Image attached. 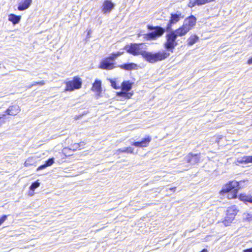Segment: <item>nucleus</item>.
<instances>
[{"instance_id":"1","label":"nucleus","mask_w":252,"mask_h":252,"mask_svg":"<svg viewBox=\"0 0 252 252\" xmlns=\"http://www.w3.org/2000/svg\"><path fill=\"white\" fill-rule=\"evenodd\" d=\"M142 45V43H131L126 45L124 49L133 56L141 55L146 61L152 63L162 61L170 55L169 53L164 50L155 53L144 51L141 48Z\"/></svg>"},{"instance_id":"2","label":"nucleus","mask_w":252,"mask_h":252,"mask_svg":"<svg viewBox=\"0 0 252 252\" xmlns=\"http://www.w3.org/2000/svg\"><path fill=\"white\" fill-rule=\"evenodd\" d=\"M240 187V183L236 180L230 181L223 185L220 190L219 193L223 195L227 193L226 198L228 199H234L238 197L239 200L245 204L252 203V195H247L246 193H240L238 196Z\"/></svg>"},{"instance_id":"3","label":"nucleus","mask_w":252,"mask_h":252,"mask_svg":"<svg viewBox=\"0 0 252 252\" xmlns=\"http://www.w3.org/2000/svg\"><path fill=\"white\" fill-rule=\"evenodd\" d=\"M148 29L151 32L143 35L144 38L146 40H155L160 37L165 32L163 28L158 26L153 27L148 25Z\"/></svg>"},{"instance_id":"4","label":"nucleus","mask_w":252,"mask_h":252,"mask_svg":"<svg viewBox=\"0 0 252 252\" xmlns=\"http://www.w3.org/2000/svg\"><path fill=\"white\" fill-rule=\"evenodd\" d=\"M238 212V210L236 206L233 205L228 207L226 211V216L222 221L223 223L226 226L228 225L234 220Z\"/></svg>"},{"instance_id":"5","label":"nucleus","mask_w":252,"mask_h":252,"mask_svg":"<svg viewBox=\"0 0 252 252\" xmlns=\"http://www.w3.org/2000/svg\"><path fill=\"white\" fill-rule=\"evenodd\" d=\"M82 80L79 77H74L72 80L69 81L66 83L65 91H73L74 90L79 89L81 88Z\"/></svg>"},{"instance_id":"6","label":"nucleus","mask_w":252,"mask_h":252,"mask_svg":"<svg viewBox=\"0 0 252 252\" xmlns=\"http://www.w3.org/2000/svg\"><path fill=\"white\" fill-rule=\"evenodd\" d=\"M131 87V84L129 81L124 82L122 84V91L118 93V95L129 98L132 95V93H128Z\"/></svg>"},{"instance_id":"7","label":"nucleus","mask_w":252,"mask_h":252,"mask_svg":"<svg viewBox=\"0 0 252 252\" xmlns=\"http://www.w3.org/2000/svg\"><path fill=\"white\" fill-rule=\"evenodd\" d=\"M197 19L193 15H190L184 19L183 25L189 31L192 29L196 25Z\"/></svg>"},{"instance_id":"8","label":"nucleus","mask_w":252,"mask_h":252,"mask_svg":"<svg viewBox=\"0 0 252 252\" xmlns=\"http://www.w3.org/2000/svg\"><path fill=\"white\" fill-rule=\"evenodd\" d=\"M115 4L110 0H105L101 7V11L103 14H106L111 12L115 7Z\"/></svg>"},{"instance_id":"9","label":"nucleus","mask_w":252,"mask_h":252,"mask_svg":"<svg viewBox=\"0 0 252 252\" xmlns=\"http://www.w3.org/2000/svg\"><path fill=\"white\" fill-rule=\"evenodd\" d=\"M115 63L108 58H105L100 63L99 67L103 69H112L115 67Z\"/></svg>"},{"instance_id":"10","label":"nucleus","mask_w":252,"mask_h":252,"mask_svg":"<svg viewBox=\"0 0 252 252\" xmlns=\"http://www.w3.org/2000/svg\"><path fill=\"white\" fill-rule=\"evenodd\" d=\"M151 141V137L147 136L146 137L142 139L141 141L134 142L131 143V145L136 147L145 148L148 147Z\"/></svg>"},{"instance_id":"11","label":"nucleus","mask_w":252,"mask_h":252,"mask_svg":"<svg viewBox=\"0 0 252 252\" xmlns=\"http://www.w3.org/2000/svg\"><path fill=\"white\" fill-rule=\"evenodd\" d=\"M199 156L200 154H193L192 153H189L186 157L185 160L189 163L194 164L199 161Z\"/></svg>"},{"instance_id":"12","label":"nucleus","mask_w":252,"mask_h":252,"mask_svg":"<svg viewBox=\"0 0 252 252\" xmlns=\"http://www.w3.org/2000/svg\"><path fill=\"white\" fill-rule=\"evenodd\" d=\"M20 111L21 109L19 105L14 104L10 106L5 111V113L8 115L15 116L18 114Z\"/></svg>"},{"instance_id":"13","label":"nucleus","mask_w":252,"mask_h":252,"mask_svg":"<svg viewBox=\"0 0 252 252\" xmlns=\"http://www.w3.org/2000/svg\"><path fill=\"white\" fill-rule=\"evenodd\" d=\"M167 41L164 44L165 48L168 51H171L173 48V32H171L166 35Z\"/></svg>"},{"instance_id":"14","label":"nucleus","mask_w":252,"mask_h":252,"mask_svg":"<svg viewBox=\"0 0 252 252\" xmlns=\"http://www.w3.org/2000/svg\"><path fill=\"white\" fill-rule=\"evenodd\" d=\"M189 31L183 25L178 29L174 31V41L177 36H182L186 35ZM175 44H174V46Z\"/></svg>"},{"instance_id":"15","label":"nucleus","mask_w":252,"mask_h":252,"mask_svg":"<svg viewBox=\"0 0 252 252\" xmlns=\"http://www.w3.org/2000/svg\"><path fill=\"white\" fill-rule=\"evenodd\" d=\"M208 0H189L188 6L190 7H193L196 5L200 6L208 3Z\"/></svg>"},{"instance_id":"16","label":"nucleus","mask_w":252,"mask_h":252,"mask_svg":"<svg viewBox=\"0 0 252 252\" xmlns=\"http://www.w3.org/2000/svg\"><path fill=\"white\" fill-rule=\"evenodd\" d=\"M118 66L124 70H131L133 69H137L138 65L135 63H130L119 65Z\"/></svg>"},{"instance_id":"17","label":"nucleus","mask_w":252,"mask_h":252,"mask_svg":"<svg viewBox=\"0 0 252 252\" xmlns=\"http://www.w3.org/2000/svg\"><path fill=\"white\" fill-rule=\"evenodd\" d=\"M92 90L98 94L101 93L102 91L101 82L100 80H95L93 84Z\"/></svg>"},{"instance_id":"18","label":"nucleus","mask_w":252,"mask_h":252,"mask_svg":"<svg viewBox=\"0 0 252 252\" xmlns=\"http://www.w3.org/2000/svg\"><path fill=\"white\" fill-rule=\"evenodd\" d=\"M32 2V0H24L23 2L19 4L18 9L20 11H23L28 8Z\"/></svg>"},{"instance_id":"19","label":"nucleus","mask_w":252,"mask_h":252,"mask_svg":"<svg viewBox=\"0 0 252 252\" xmlns=\"http://www.w3.org/2000/svg\"><path fill=\"white\" fill-rule=\"evenodd\" d=\"M54 162V158H50L45 162V164L39 166L37 168V170H42L48 166L52 165Z\"/></svg>"},{"instance_id":"20","label":"nucleus","mask_w":252,"mask_h":252,"mask_svg":"<svg viewBox=\"0 0 252 252\" xmlns=\"http://www.w3.org/2000/svg\"><path fill=\"white\" fill-rule=\"evenodd\" d=\"M199 40V37L196 35L193 34L190 35L188 39L187 44L189 46L192 45Z\"/></svg>"},{"instance_id":"21","label":"nucleus","mask_w":252,"mask_h":252,"mask_svg":"<svg viewBox=\"0 0 252 252\" xmlns=\"http://www.w3.org/2000/svg\"><path fill=\"white\" fill-rule=\"evenodd\" d=\"M185 16L184 11H176V12L174 13V23L178 22L183 19L185 17Z\"/></svg>"},{"instance_id":"22","label":"nucleus","mask_w":252,"mask_h":252,"mask_svg":"<svg viewBox=\"0 0 252 252\" xmlns=\"http://www.w3.org/2000/svg\"><path fill=\"white\" fill-rule=\"evenodd\" d=\"M21 16H17L13 14H11L9 16L8 20L9 21L12 22L13 24H18L20 20Z\"/></svg>"},{"instance_id":"23","label":"nucleus","mask_w":252,"mask_h":252,"mask_svg":"<svg viewBox=\"0 0 252 252\" xmlns=\"http://www.w3.org/2000/svg\"><path fill=\"white\" fill-rule=\"evenodd\" d=\"M124 53L123 52H118L117 53H113L111 54V56L108 57L112 62H114L117 58L120 56Z\"/></svg>"},{"instance_id":"24","label":"nucleus","mask_w":252,"mask_h":252,"mask_svg":"<svg viewBox=\"0 0 252 252\" xmlns=\"http://www.w3.org/2000/svg\"><path fill=\"white\" fill-rule=\"evenodd\" d=\"M134 149L132 147H127L125 148L124 149H119L118 150V152H121V153H127L129 154H132L133 153Z\"/></svg>"},{"instance_id":"25","label":"nucleus","mask_w":252,"mask_h":252,"mask_svg":"<svg viewBox=\"0 0 252 252\" xmlns=\"http://www.w3.org/2000/svg\"><path fill=\"white\" fill-rule=\"evenodd\" d=\"M84 145V142H80V143H74L71 146V148L73 150L75 151Z\"/></svg>"},{"instance_id":"26","label":"nucleus","mask_w":252,"mask_h":252,"mask_svg":"<svg viewBox=\"0 0 252 252\" xmlns=\"http://www.w3.org/2000/svg\"><path fill=\"white\" fill-rule=\"evenodd\" d=\"M40 186V183L36 181L31 185L30 189L31 190L34 191L35 189L38 188Z\"/></svg>"},{"instance_id":"27","label":"nucleus","mask_w":252,"mask_h":252,"mask_svg":"<svg viewBox=\"0 0 252 252\" xmlns=\"http://www.w3.org/2000/svg\"><path fill=\"white\" fill-rule=\"evenodd\" d=\"M245 163H252V156H244Z\"/></svg>"},{"instance_id":"28","label":"nucleus","mask_w":252,"mask_h":252,"mask_svg":"<svg viewBox=\"0 0 252 252\" xmlns=\"http://www.w3.org/2000/svg\"><path fill=\"white\" fill-rule=\"evenodd\" d=\"M6 119V115L5 114H2L1 116H0V126L3 123H5Z\"/></svg>"},{"instance_id":"29","label":"nucleus","mask_w":252,"mask_h":252,"mask_svg":"<svg viewBox=\"0 0 252 252\" xmlns=\"http://www.w3.org/2000/svg\"><path fill=\"white\" fill-rule=\"evenodd\" d=\"M244 157H243L241 159H237L236 160L237 164L245 163Z\"/></svg>"},{"instance_id":"30","label":"nucleus","mask_w":252,"mask_h":252,"mask_svg":"<svg viewBox=\"0 0 252 252\" xmlns=\"http://www.w3.org/2000/svg\"><path fill=\"white\" fill-rule=\"evenodd\" d=\"M7 217L6 215H4L0 219V225L6 220Z\"/></svg>"},{"instance_id":"31","label":"nucleus","mask_w":252,"mask_h":252,"mask_svg":"<svg viewBox=\"0 0 252 252\" xmlns=\"http://www.w3.org/2000/svg\"><path fill=\"white\" fill-rule=\"evenodd\" d=\"M45 84V82L44 81H40V82H35L34 83L33 85H32L30 87L31 88L33 85H39L41 86H42Z\"/></svg>"},{"instance_id":"32","label":"nucleus","mask_w":252,"mask_h":252,"mask_svg":"<svg viewBox=\"0 0 252 252\" xmlns=\"http://www.w3.org/2000/svg\"><path fill=\"white\" fill-rule=\"evenodd\" d=\"M246 220H248L249 221H252V214H248L246 216Z\"/></svg>"},{"instance_id":"33","label":"nucleus","mask_w":252,"mask_h":252,"mask_svg":"<svg viewBox=\"0 0 252 252\" xmlns=\"http://www.w3.org/2000/svg\"><path fill=\"white\" fill-rule=\"evenodd\" d=\"M173 23V13H171V17H170V25L171 26V25Z\"/></svg>"},{"instance_id":"34","label":"nucleus","mask_w":252,"mask_h":252,"mask_svg":"<svg viewBox=\"0 0 252 252\" xmlns=\"http://www.w3.org/2000/svg\"><path fill=\"white\" fill-rule=\"evenodd\" d=\"M247 63L249 65L252 64V56L247 60Z\"/></svg>"},{"instance_id":"35","label":"nucleus","mask_w":252,"mask_h":252,"mask_svg":"<svg viewBox=\"0 0 252 252\" xmlns=\"http://www.w3.org/2000/svg\"><path fill=\"white\" fill-rule=\"evenodd\" d=\"M244 252H252V247L249 249H245L243 251Z\"/></svg>"},{"instance_id":"36","label":"nucleus","mask_w":252,"mask_h":252,"mask_svg":"<svg viewBox=\"0 0 252 252\" xmlns=\"http://www.w3.org/2000/svg\"><path fill=\"white\" fill-rule=\"evenodd\" d=\"M29 162H30V159H28V160H27L25 162V163H24V164H25V165L26 166H28V165H30L31 164H30V163Z\"/></svg>"},{"instance_id":"37","label":"nucleus","mask_w":252,"mask_h":252,"mask_svg":"<svg viewBox=\"0 0 252 252\" xmlns=\"http://www.w3.org/2000/svg\"><path fill=\"white\" fill-rule=\"evenodd\" d=\"M112 87L115 88V89H117L116 87V83L115 82H112Z\"/></svg>"},{"instance_id":"38","label":"nucleus","mask_w":252,"mask_h":252,"mask_svg":"<svg viewBox=\"0 0 252 252\" xmlns=\"http://www.w3.org/2000/svg\"><path fill=\"white\" fill-rule=\"evenodd\" d=\"M81 117H82L81 115L76 116L75 118L76 120H77V119H79L80 118H81Z\"/></svg>"},{"instance_id":"39","label":"nucleus","mask_w":252,"mask_h":252,"mask_svg":"<svg viewBox=\"0 0 252 252\" xmlns=\"http://www.w3.org/2000/svg\"><path fill=\"white\" fill-rule=\"evenodd\" d=\"M199 252H208L207 250L206 249H203L201 251Z\"/></svg>"},{"instance_id":"40","label":"nucleus","mask_w":252,"mask_h":252,"mask_svg":"<svg viewBox=\"0 0 252 252\" xmlns=\"http://www.w3.org/2000/svg\"><path fill=\"white\" fill-rule=\"evenodd\" d=\"M208 0L209 3H210L211 2H213V1H215L216 0Z\"/></svg>"},{"instance_id":"41","label":"nucleus","mask_w":252,"mask_h":252,"mask_svg":"<svg viewBox=\"0 0 252 252\" xmlns=\"http://www.w3.org/2000/svg\"><path fill=\"white\" fill-rule=\"evenodd\" d=\"M251 36H252V37H251V40L252 41V32Z\"/></svg>"},{"instance_id":"42","label":"nucleus","mask_w":252,"mask_h":252,"mask_svg":"<svg viewBox=\"0 0 252 252\" xmlns=\"http://www.w3.org/2000/svg\"><path fill=\"white\" fill-rule=\"evenodd\" d=\"M169 25H168V27H167L168 30L169 29Z\"/></svg>"}]
</instances>
